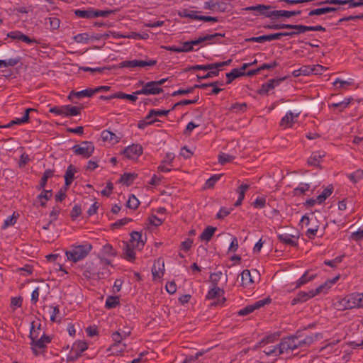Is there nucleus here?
Segmentation results:
<instances>
[{
  "mask_svg": "<svg viewBox=\"0 0 363 363\" xmlns=\"http://www.w3.org/2000/svg\"><path fill=\"white\" fill-rule=\"evenodd\" d=\"M111 262L101 258L97 263L86 262L84 266L83 275L87 279H102L110 275L108 266Z\"/></svg>",
  "mask_w": 363,
  "mask_h": 363,
  "instance_id": "nucleus-1",
  "label": "nucleus"
},
{
  "mask_svg": "<svg viewBox=\"0 0 363 363\" xmlns=\"http://www.w3.org/2000/svg\"><path fill=\"white\" fill-rule=\"evenodd\" d=\"M92 245L86 243L79 245H73L71 249L65 252L67 259L77 262L84 259L91 252Z\"/></svg>",
  "mask_w": 363,
  "mask_h": 363,
  "instance_id": "nucleus-2",
  "label": "nucleus"
},
{
  "mask_svg": "<svg viewBox=\"0 0 363 363\" xmlns=\"http://www.w3.org/2000/svg\"><path fill=\"white\" fill-rule=\"evenodd\" d=\"M339 309H352L363 307V294L354 293L346 296L338 302Z\"/></svg>",
  "mask_w": 363,
  "mask_h": 363,
  "instance_id": "nucleus-3",
  "label": "nucleus"
},
{
  "mask_svg": "<svg viewBox=\"0 0 363 363\" xmlns=\"http://www.w3.org/2000/svg\"><path fill=\"white\" fill-rule=\"evenodd\" d=\"M88 349V344L83 340H79L74 342L71 347L69 354L67 356V362H74L77 360L82 353Z\"/></svg>",
  "mask_w": 363,
  "mask_h": 363,
  "instance_id": "nucleus-4",
  "label": "nucleus"
},
{
  "mask_svg": "<svg viewBox=\"0 0 363 363\" xmlns=\"http://www.w3.org/2000/svg\"><path fill=\"white\" fill-rule=\"evenodd\" d=\"M49 111L50 113L63 116H77L80 113L79 108L77 106H72L69 105L67 106H54L50 108Z\"/></svg>",
  "mask_w": 363,
  "mask_h": 363,
  "instance_id": "nucleus-5",
  "label": "nucleus"
},
{
  "mask_svg": "<svg viewBox=\"0 0 363 363\" xmlns=\"http://www.w3.org/2000/svg\"><path fill=\"white\" fill-rule=\"evenodd\" d=\"M72 150L75 155L88 158L94 153V146L91 142L84 141L80 145H74Z\"/></svg>",
  "mask_w": 363,
  "mask_h": 363,
  "instance_id": "nucleus-6",
  "label": "nucleus"
},
{
  "mask_svg": "<svg viewBox=\"0 0 363 363\" xmlns=\"http://www.w3.org/2000/svg\"><path fill=\"white\" fill-rule=\"evenodd\" d=\"M157 63L155 60H125L119 63L118 67L120 68H135V67H144L145 66H154Z\"/></svg>",
  "mask_w": 363,
  "mask_h": 363,
  "instance_id": "nucleus-7",
  "label": "nucleus"
},
{
  "mask_svg": "<svg viewBox=\"0 0 363 363\" xmlns=\"http://www.w3.org/2000/svg\"><path fill=\"white\" fill-rule=\"evenodd\" d=\"M323 286H319L315 290L311 289L308 292L301 291L297 294V296L292 300V304L295 305L298 302H305L311 298L323 292Z\"/></svg>",
  "mask_w": 363,
  "mask_h": 363,
  "instance_id": "nucleus-8",
  "label": "nucleus"
},
{
  "mask_svg": "<svg viewBox=\"0 0 363 363\" xmlns=\"http://www.w3.org/2000/svg\"><path fill=\"white\" fill-rule=\"evenodd\" d=\"M297 337L295 336L284 338L279 344V354L297 349Z\"/></svg>",
  "mask_w": 363,
  "mask_h": 363,
  "instance_id": "nucleus-9",
  "label": "nucleus"
},
{
  "mask_svg": "<svg viewBox=\"0 0 363 363\" xmlns=\"http://www.w3.org/2000/svg\"><path fill=\"white\" fill-rule=\"evenodd\" d=\"M271 299L269 298H267L262 300H259L254 303L253 304L247 306L242 309H240L238 312V315L240 316L247 315L252 313L254 311L260 308L261 307L269 303Z\"/></svg>",
  "mask_w": 363,
  "mask_h": 363,
  "instance_id": "nucleus-10",
  "label": "nucleus"
},
{
  "mask_svg": "<svg viewBox=\"0 0 363 363\" xmlns=\"http://www.w3.org/2000/svg\"><path fill=\"white\" fill-rule=\"evenodd\" d=\"M111 337L114 343L108 349V351L112 352V354H118L123 352L126 347V344L125 343L123 344L121 348H120L119 350L117 349V347L121 343L122 340L124 338V337L121 333V329L113 333L111 335Z\"/></svg>",
  "mask_w": 363,
  "mask_h": 363,
  "instance_id": "nucleus-11",
  "label": "nucleus"
},
{
  "mask_svg": "<svg viewBox=\"0 0 363 363\" xmlns=\"http://www.w3.org/2000/svg\"><path fill=\"white\" fill-rule=\"evenodd\" d=\"M231 62H232V60L230 59L227 61L220 62H217V63H211V64H210V65H213V67L216 66V67L212 68V69H208L206 71H208V72H206V74H205L203 76L197 75V77L199 79H208V78H211V77L217 76V75H218L219 69L221 67H223L224 66L230 65V63Z\"/></svg>",
  "mask_w": 363,
  "mask_h": 363,
  "instance_id": "nucleus-12",
  "label": "nucleus"
},
{
  "mask_svg": "<svg viewBox=\"0 0 363 363\" xmlns=\"http://www.w3.org/2000/svg\"><path fill=\"white\" fill-rule=\"evenodd\" d=\"M155 82H149L146 83L140 90H138L135 92L137 95H150V94H158L162 91V89L155 85Z\"/></svg>",
  "mask_w": 363,
  "mask_h": 363,
  "instance_id": "nucleus-13",
  "label": "nucleus"
},
{
  "mask_svg": "<svg viewBox=\"0 0 363 363\" xmlns=\"http://www.w3.org/2000/svg\"><path fill=\"white\" fill-rule=\"evenodd\" d=\"M298 238L299 235L298 233H296V234L284 233L278 235V239L281 242L292 247L298 245Z\"/></svg>",
  "mask_w": 363,
  "mask_h": 363,
  "instance_id": "nucleus-14",
  "label": "nucleus"
},
{
  "mask_svg": "<svg viewBox=\"0 0 363 363\" xmlns=\"http://www.w3.org/2000/svg\"><path fill=\"white\" fill-rule=\"evenodd\" d=\"M143 153V147L140 145H132L127 147L124 151L123 154L125 156L130 160H135L139 156H140Z\"/></svg>",
  "mask_w": 363,
  "mask_h": 363,
  "instance_id": "nucleus-15",
  "label": "nucleus"
},
{
  "mask_svg": "<svg viewBox=\"0 0 363 363\" xmlns=\"http://www.w3.org/2000/svg\"><path fill=\"white\" fill-rule=\"evenodd\" d=\"M283 36H286V32L285 33H273V34H270V35H261L259 37H252V38L247 39L246 41L264 43L265 41L279 40Z\"/></svg>",
  "mask_w": 363,
  "mask_h": 363,
  "instance_id": "nucleus-16",
  "label": "nucleus"
},
{
  "mask_svg": "<svg viewBox=\"0 0 363 363\" xmlns=\"http://www.w3.org/2000/svg\"><path fill=\"white\" fill-rule=\"evenodd\" d=\"M164 273V262L162 258L156 260L152 268V274L154 279L161 278Z\"/></svg>",
  "mask_w": 363,
  "mask_h": 363,
  "instance_id": "nucleus-17",
  "label": "nucleus"
},
{
  "mask_svg": "<svg viewBox=\"0 0 363 363\" xmlns=\"http://www.w3.org/2000/svg\"><path fill=\"white\" fill-rule=\"evenodd\" d=\"M349 4L350 7L360 6L359 1H354V0H325L318 2L317 5L323 4H333V5H345Z\"/></svg>",
  "mask_w": 363,
  "mask_h": 363,
  "instance_id": "nucleus-18",
  "label": "nucleus"
},
{
  "mask_svg": "<svg viewBox=\"0 0 363 363\" xmlns=\"http://www.w3.org/2000/svg\"><path fill=\"white\" fill-rule=\"evenodd\" d=\"M224 35H222L220 33H214L211 35H206L204 36H201L198 39L189 41L191 43V47L194 45H199L201 43L206 42V41H212L213 43L216 42V39L219 38L220 37H223Z\"/></svg>",
  "mask_w": 363,
  "mask_h": 363,
  "instance_id": "nucleus-19",
  "label": "nucleus"
},
{
  "mask_svg": "<svg viewBox=\"0 0 363 363\" xmlns=\"http://www.w3.org/2000/svg\"><path fill=\"white\" fill-rule=\"evenodd\" d=\"M298 113L294 114L291 111L286 113L280 121V126L284 128H289L295 123V119L298 117Z\"/></svg>",
  "mask_w": 363,
  "mask_h": 363,
  "instance_id": "nucleus-20",
  "label": "nucleus"
},
{
  "mask_svg": "<svg viewBox=\"0 0 363 363\" xmlns=\"http://www.w3.org/2000/svg\"><path fill=\"white\" fill-rule=\"evenodd\" d=\"M50 339L45 335V337H39L35 340H31L32 350L35 355H38V350L43 349L45 347V342H49Z\"/></svg>",
  "mask_w": 363,
  "mask_h": 363,
  "instance_id": "nucleus-21",
  "label": "nucleus"
},
{
  "mask_svg": "<svg viewBox=\"0 0 363 363\" xmlns=\"http://www.w3.org/2000/svg\"><path fill=\"white\" fill-rule=\"evenodd\" d=\"M301 11H284V10H279V11H272L270 15H268L269 18H279V17H285L290 18L294 16H298L301 14Z\"/></svg>",
  "mask_w": 363,
  "mask_h": 363,
  "instance_id": "nucleus-22",
  "label": "nucleus"
},
{
  "mask_svg": "<svg viewBox=\"0 0 363 363\" xmlns=\"http://www.w3.org/2000/svg\"><path fill=\"white\" fill-rule=\"evenodd\" d=\"M130 245L138 248L142 249L145 245V242L142 240V235L138 231H134L130 234Z\"/></svg>",
  "mask_w": 363,
  "mask_h": 363,
  "instance_id": "nucleus-23",
  "label": "nucleus"
},
{
  "mask_svg": "<svg viewBox=\"0 0 363 363\" xmlns=\"http://www.w3.org/2000/svg\"><path fill=\"white\" fill-rule=\"evenodd\" d=\"M101 137L103 141L108 142L113 145L118 143L121 139V137L107 130H104L101 132Z\"/></svg>",
  "mask_w": 363,
  "mask_h": 363,
  "instance_id": "nucleus-24",
  "label": "nucleus"
},
{
  "mask_svg": "<svg viewBox=\"0 0 363 363\" xmlns=\"http://www.w3.org/2000/svg\"><path fill=\"white\" fill-rule=\"evenodd\" d=\"M35 111V109H34V108H26L25 111L24 116L21 118H16V119L11 121L7 125H4V128H10L13 124L20 125V124H22L24 123H27L29 120V113L30 112Z\"/></svg>",
  "mask_w": 363,
  "mask_h": 363,
  "instance_id": "nucleus-25",
  "label": "nucleus"
},
{
  "mask_svg": "<svg viewBox=\"0 0 363 363\" xmlns=\"http://www.w3.org/2000/svg\"><path fill=\"white\" fill-rule=\"evenodd\" d=\"M8 37L12 39L21 40L28 44H30L35 42V40L30 39L28 36L24 35L23 33L20 31L11 32L8 34Z\"/></svg>",
  "mask_w": 363,
  "mask_h": 363,
  "instance_id": "nucleus-26",
  "label": "nucleus"
},
{
  "mask_svg": "<svg viewBox=\"0 0 363 363\" xmlns=\"http://www.w3.org/2000/svg\"><path fill=\"white\" fill-rule=\"evenodd\" d=\"M250 189V185L247 184H242L240 185L236 189V192L238 194V199L235 203V206H239L241 205L246 191Z\"/></svg>",
  "mask_w": 363,
  "mask_h": 363,
  "instance_id": "nucleus-27",
  "label": "nucleus"
},
{
  "mask_svg": "<svg viewBox=\"0 0 363 363\" xmlns=\"http://www.w3.org/2000/svg\"><path fill=\"white\" fill-rule=\"evenodd\" d=\"M271 6L267 5L259 4L254 6L247 7L245 10L247 11H259L261 14L264 15L267 17H269L268 15L272 13V11H270Z\"/></svg>",
  "mask_w": 363,
  "mask_h": 363,
  "instance_id": "nucleus-28",
  "label": "nucleus"
},
{
  "mask_svg": "<svg viewBox=\"0 0 363 363\" xmlns=\"http://www.w3.org/2000/svg\"><path fill=\"white\" fill-rule=\"evenodd\" d=\"M325 155L323 152H314L308 159V164L311 166H319L321 159Z\"/></svg>",
  "mask_w": 363,
  "mask_h": 363,
  "instance_id": "nucleus-29",
  "label": "nucleus"
},
{
  "mask_svg": "<svg viewBox=\"0 0 363 363\" xmlns=\"http://www.w3.org/2000/svg\"><path fill=\"white\" fill-rule=\"evenodd\" d=\"M116 255V252L113 247L110 244H106L103 246L99 257L100 259L101 258L106 259V257H114Z\"/></svg>",
  "mask_w": 363,
  "mask_h": 363,
  "instance_id": "nucleus-30",
  "label": "nucleus"
},
{
  "mask_svg": "<svg viewBox=\"0 0 363 363\" xmlns=\"http://www.w3.org/2000/svg\"><path fill=\"white\" fill-rule=\"evenodd\" d=\"M339 10V8L335 7H323V8H318L316 9L311 10L308 16H320L323 14H326L330 12H334Z\"/></svg>",
  "mask_w": 363,
  "mask_h": 363,
  "instance_id": "nucleus-31",
  "label": "nucleus"
},
{
  "mask_svg": "<svg viewBox=\"0 0 363 363\" xmlns=\"http://www.w3.org/2000/svg\"><path fill=\"white\" fill-rule=\"evenodd\" d=\"M285 78L280 79H273L269 80L268 82L262 84L259 94H267L270 90L273 89L275 87L274 82H281Z\"/></svg>",
  "mask_w": 363,
  "mask_h": 363,
  "instance_id": "nucleus-32",
  "label": "nucleus"
},
{
  "mask_svg": "<svg viewBox=\"0 0 363 363\" xmlns=\"http://www.w3.org/2000/svg\"><path fill=\"white\" fill-rule=\"evenodd\" d=\"M290 27V29H294L296 31L286 32V36H294L300 33H303L306 31H309V26H307L291 24Z\"/></svg>",
  "mask_w": 363,
  "mask_h": 363,
  "instance_id": "nucleus-33",
  "label": "nucleus"
},
{
  "mask_svg": "<svg viewBox=\"0 0 363 363\" xmlns=\"http://www.w3.org/2000/svg\"><path fill=\"white\" fill-rule=\"evenodd\" d=\"M52 196V192L51 190L43 189L41 194L38 196L37 201L40 203L41 206H45L46 202L51 199Z\"/></svg>",
  "mask_w": 363,
  "mask_h": 363,
  "instance_id": "nucleus-34",
  "label": "nucleus"
},
{
  "mask_svg": "<svg viewBox=\"0 0 363 363\" xmlns=\"http://www.w3.org/2000/svg\"><path fill=\"white\" fill-rule=\"evenodd\" d=\"M241 283L242 285L245 287H249L254 283V281L252 278L250 272L247 269L244 270L241 274Z\"/></svg>",
  "mask_w": 363,
  "mask_h": 363,
  "instance_id": "nucleus-35",
  "label": "nucleus"
},
{
  "mask_svg": "<svg viewBox=\"0 0 363 363\" xmlns=\"http://www.w3.org/2000/svg\"><path fill=\"white\" fill-rule=\"evenodd\" d=\"M224 294V291L219 288L218 286H213L212 289H211L207 295V299H214L216 298H220Z\"/></svg>",
  "mask_w": 363,
  "mask_h": 363,
  "instance_id": "nucleus-36",
  "label": "nucleus"
},
{
  "mask_svg": "<svg viewBox=\"0 0 363 363\" xmlns=\"http://www.w3.org/2000/svg\"><path fill=\"white\" fill-rule=\"evenodd\" d=\"M76 169L72 164L69 165L65 174V186H69L74 180Z\"/></svg>",
  "mask_w": 363,
  "mask_h": 363,
  "instance_id": "nucleus-37",
  "label": "nucleus"
},
{
  "mask_svg": "<svg viewBox=\"0 0 363 363\" xmlns=\"http://www.w3.org/2000/svg\"><path fill=\"white\" fill-rule=\"evenodd\" d=\"M245 70L242 69V67L239 69H233L230 72L226 74L228 78L227 84H230L233 79L245 75Z\"/></svg>",
  "mask_w": 363,
  "mask_h": 363,
  "instance_id": "nucleus-38",
  "label": "nucleus"
},
{
  "mask_svg": "<svg viewBox=\"0 0 363 363\" xmlns=\"http://www.w3.org/2000/svg\"><path fill=\"white\" fill-rule=\"evenodd\" d=\"M279 338V334L274 333L263 338L255 348L264 347L268 344L274 342Z\"/></svg>",
  "mask_w": 363,
  "mask_h": 363,
  "instance_id": "nucleus-39",
  "label": "nucleus"
},
{
  "mask_svg": "<svg viewBox=\"0 0 363 363\" xmlns=\"http://www.w3.org/2000/svg\"><path fill=\"white\" fill-rule=\"evenodd\" d=\"M216 230V228L208 226L207 227L200 235V240L202 241L208 242L211 240L213 234Z\"/></svg>",
  "mask_w": 363,
  "mask_h": 363,
  "instance_id": "nucleus-40",
  "label": "nucleus"
},
{
  "mask_svg": "<svg viewBox=\"0 0 363 363\" xmlns=\"http://www.w3.org/2000/svg\"><path fill=\"white\" fill-rule=\"evenodd\" d=\"M134 247H133L130 244H124L123 255L126 259L133 261L135 259V254L133 250Z\"/></svg>",
  "mask_w": 363,
  "mask_h": 363,
  "instance_id": "nucleus-41",
  "label": "nucleus"
},
{
  "mask_svg": "<svg viewBox=\"0 0 363 363\" xmlns=\"http://www.w3.org/2000/svg\"><path fill=\"white\" fill-rule=\"evenodd\" d=\"M94 89H86L80 91L74 92L72 91L70 93V95L69 96V98H71V96H75L76 97L80 99L82 97H91L94 94H95Z\"/></svg>",
  "mask_w": 363,
  "mask_h": 363,
  "instance_id": "nucleus-42",
  "label": "nucleus"
},
{
  "mask_svg": "<svg viewBox=\"0 0 363 363\" xmlns=\"http://www.w3.org/2000/svg\"><path fill=\"white\" fill-rule=\"evenodd\" d=\"M53 175H54V172L52 170H51V169L45 170L43 175V177L41 178L39 185L37 186V189L38 190L44 189V188L46 186L48 179L49 178H51Z\"/></svg>",
  "mask_w": 363,
  "mask_h": 363,
  "instance_id": "nucleus-43",
  "label": "nucleus"
},
{
  "mask_svg": "<svg viewBox=\"0 0 363 363\" xmlns=\"http://www.w3.org/2000/svg\"><path fill=\"white\" fill-rule=\"evenodd\" d=\"M137 177V174L125 173L121 176V182L126 186L130 185Z\"/></svg>",
  "mask_w": 363,
  "mask_h": 363,
  "instance_id": "nucleus-44",
  "label": "nucleus"
},
{
  "mask_svg": "<svg viewBox=\"0 0 363 363\" xmlns=\"http://www.w3.org/2000/svg\"><path fill=\"white\" fill-rule=\"evenodd\" d=\"M333 187L330 185L325 188L323 192L317 196V201L319 203H323L328 197H329L333 193Z\"/></svg>",
  "mask_w": 363,
  "mask_h": 363,
  "instance_id": "nucleus-45",
  "label": "nucleus"
},
{
  "mask_svg": "<svg viewBox=\"0 0 363 363\" xmlns=\"http://www.w3.org/2000/svg\"><path fill=\"white\" fill-rule=\"evenodd\" d=\"M318 335L319 334H316L315 335V337L313 336H307L303 340H297V347H308L311 345L313 342L314 340L318 337Z\"/></svg>",
  "mask_w": 363,
  "mask_h": 363,
  "instance_id": "nucleus-46",
  "label": "nucleus"
},
{
  "mask_svg": "<svg viewBox=\"0 0 363 363\" xmlns=\"http://www.w3.org/2000/svg\"><path fill=\"white\" fill-rule=\"evenodd\" d=\"M94 10H75L74 13L77 16L83 18H93Z\"/></svg>",
  "mask_w": 363,
  "mask_h": 363,
  "instance_id": "nucleus-47",
  "label": "nucleus"
},
{
  "mask_svg": "<svg viewBox=\"0 0 363 363\" xmlns=\"http://www.w3.org/2000/svg\"><path fill=\"white\" fill-rule=\"evenodd\" d=\"M170 110H150L147 116H146V120H149L154 116H167L169 113Z\"/></svg>",
  "mask_w": 363,
  "mask_h": 363,
  "instance_id": "nucleus-48",
  "label": "nucleus"
},
{
  "mask_svg": "<svg viewBox=\"0 0 363 363\" xmlns=\"http://www.w3.org/2000/svg\"><path fill=\"white\" fill-rule=\"evenodd\" d=\"M49 23L50 28L51 30H56L60 27V21L56 17H50L45 19V24Z\"/></svg>",
  "mask_w": 363,
  "mask_h": 363,
  "instance_id": "nucleus-49",
  "label": "nucleus"
},
{
  "mask_svg": "<svg viewBox=\"0 0 363 363\" xmlns=\"http://www.w3.org/2000/svg\"><path fill=\"white\" fill-rule=\"evenodd\" d=\"M315 277V275H308V272H305L303 276L297 281L296 287H300L301 285L306 284L308 281H311Z\"/></svg>",
  "mask_w": 363,
  "mask_h": 363,
  "instance_id": "nucleus-50",
  "label": "nucleus"
},
{
  "mask_svg": "<svg viewBox=\"0 0 363 363\" xmlns=\"http://www.w3.org/2000/svg\"><path fill=\"white\" fill-rule=\"evenodd\" d=\"M348 178L352 181L353 183H357L360 179H363V170L362 169H357L352 174H350L348 175Z\"/></svg>",
  "mask_w": 363,
  "mask_h": 363,
  "instance_id": "nucleus-51",
  "label": "nucleus"
},
{
  "mask_svg": "<svg viewBox=\"0 0 363 363\" xmlns=\"http://www.w3.org/2000/svg\"><path fill=\"white\" fill-rule=\"evenodd\" d=\"M246 107L247 104L245 103H235L230 106V111L235 113H243L245 111Z\"/></svg>",
  "mask_w": 363,
  "mask_h": 363,
  "instance_id": "nucleus-52",
  "label": "nucleus"
},
{
  "mask_svg": "<svg viewBox=\"0 0 363 363\" xmlns=\"http://www.w3.org/2000/svg\"><path fill=\"white\" fill-rule=\"evenodd\" d=\"M140 204L139 200L134 196H130L127 201V207L131 209H136Z\"/></svg>",
  "mask_w": 363,
  "mask_h": 363,
  "instance_id": "nucleus-53",
  "label": "nucleus"
},
{
  "mask_svg": "<svg viewBox=\"0 0 363 363\" xmlns=\"http://www.w3.org/2000/svg\"><path fill=\"white\" fill-rule=\"evenodd\" d=\"M119 303V298L117 296H108L106 301V306L108 308L116 307Z\"/></svg>",
  "mask_w": 363,
  "mask_h": 363,
  "instance_id": "nucleus-54",
  "label": "nucleus"
},
{
  "mask_svg": "<svg viewBox=\"0 0 363 363\" xmlns=\"http://www.w3.org/2000/svg\"><path fill=\"white\" fill-rule=\"evenodd\" d=\"M221 174H214L211 178L206 180L205 188H212L216 182L220 179Z\"/></svg>",
  "mask_w": 363,
  "mask_h": 363,
  "instance_id": "nucleus-55",
  "label": "nucleus"
},
{
  "mask_svg": "<svg viewBox=\"0 0 363 363\" xmlns=\"http://www.w3.org/2000/svg\"><path fill=\"white\" fill-rule=\"evenodd\" d=\"M309 187L308 184H301L297 188L294 189V194L296 196L303 194L309 189Z\"/></svg>",
  "mask_w": 363,
  "mask_h": 363,
  "instance_id": "nucleus-56",
  "label": "nucleus"
},
{
  "mask_svg": "<svg viewBox=\"0 0 363 363\" xmlns=\"http://www.w3.org/2000/svg\"><path fill=\"white\" fill-rule=\"evenodd\" d=\"M116 97L117 99H128L133 102L135 101L138 99L135 94H128L121 91L116 93Z\"/></svg>",
  "mask_w": 363,
  "mask_h": 363,
  "instance_id": "nucleus-57",
  "label": "nucleus"
},
{
  "mask_svg": "<svg viewBox=\"0 0 363 363\" xmlns=\"http://www.w3.org/2000/svg\"><path fill=\"white\" fill-rule=\"evenodd\" d=\"M23 298L21 296L12 297L11 299V308L15 310L22 305Z\"/></svg>",
  "mask_w": 363,
  "mask_h": 363,
  "instance_id": "nucleus-58",
  "label": "nucleus"
},
{
  "mask_svg": "<svg viewBox=\"0 0 363 363\" xmlns=\"http://www.w3.org/2000/svg\"><path fill=\"white\" fill-rule=\"evenodd\" d=\"M233 159H234L233 156L228 155V154H225V153H220L218 155V160L221 164H224L227 162H230L233 161Z\"/></svg>",
  "mask_w": 363,
  "mask_h": 363,
  "instance_id": "nucleus-59",
  "label": "nucleus"
},
{
  "mask_svg": "<svg viewBox=\"0 0 363 363\" xmlns=\"http://www.w3.org/2000/svg\"><path fill=\"white\" fill-rule=\"evenodd\" d=\"M350 99H347L341 102L332 104L331 105H330V107L340 108V111H342L343 109H345V108L347 107V106L350 104Z\"/></svg>",
  "mask_w": 363,
  "mask_h": 363,
  "instance_id": "nucleus-60",
  "label": "nucleus"
},
{
  "mask_svg": "<svg viewBox=\"0 0 363 363\" xmlns=\"http://www.w3.org/2000/svg\"><path fill=\"white\" fill-rule=\"evenodd\" d=\"M223 274L221 272H217L212 273L210 275V280L212 282L213 286H218V283L221 279Z\"/></svg>",
  "mask_w": 363,
  "mask_h": 363,
  "instance_id": "nucleus-61",
  "label": "nucleus"
},
{
  "mask_svg": "<svg viewBox=\"0 0 363 363\" xmlns=\"http://www.w3.org/2000/svg\"><path fill=\"white\" fill-rule=\"evenodd\" d=\"M74 40L78 43H87L89 35L86 33L78 34L74 37Z\"/></svg>",
  "mask_w": 363,
  "mask_h": 363,
  "instance_id": "nucleus-62",
  "label": "nucleus"
},
{
  "mask_svg": "<svg viewBox=\"0 0 363 363\" xmlns=\"http://www.w3.org/2000/svg\"><path fill=\"white\" fill-rule=\"evenodd\" d=\"M60 208L58 206H54L50 213V223L57 220Z\"/></svg>",
  "mask_w": 363,
  "mask_h": 363,
  "instance_id": "nucleus-63",
  "label": "nucleus"
},
{
  "mask_svg": "<svg viewBox=\"0 0 363 363\" xmlns=\"http://www.w3.org/2000/svg\"><path fill=\"white\" fill-rule=\"evenodd\" d=\"M16 222V217H15L14 214L11 216H9L4 223L2 225V229H6L9 226L13 225Z\"/></svg>",
  "mask_w": 363,
  "mask_h": 363,
  "instance_id": "nucleus-64",
  "label": "nucleus"
}]
</instances>
